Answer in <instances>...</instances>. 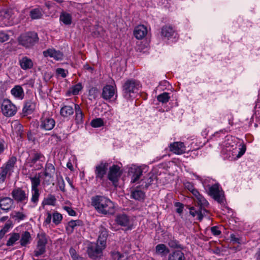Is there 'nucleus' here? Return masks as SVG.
Wrapping results in <instances>:
<instances>
[{
    "label": "nucleus",
    "mask_w": 260,
    "mask_h": 260,
    "mask_svg": "<svg viewBox=\"0 0 260 260\" xmlns=\"http://www.w3.org/2000/svg\"><path fill=\"white\" fill-rule=\"evenodd\" d=\"M184 185L185 188L188 190H189L190 192H191L193 196L195 194V191H198L194 187L193 185L189 182H185L184 184Z\"/></svg>",
    "instance_id": "50"
},
{
    "label": "nucleus",
    "mask_w": 260,
    "mask_h": 260,
    "mask_svg": "<svg viewBox=\"0 0 260 260\" xmlns=\"http://www.w3.org/2000/svg\"><path fill=\"white\" fill-rule=\"evenodd\" d=\"M115 221L117 224L126 227L127 230H131L133 226V223L131 218L124 213L118 214L116 215Z\"/></svg>",
    "instance_id": "12"
},
{
    "label": "nucleus",
    "mask_w": 260,
    "mask_h": 260,
    "mask_svg": "<svg viewBox=\"0 0 260 260\" xmlns=\"http://www.w3.org/2000/svg\"><path fill=\"white\" fill-rule=\"evenodd\" d=\"M100 235L97 242L102 245V247H106V239L108 237V231L103 225L100 226Z\"/></svg>",
    "instance_id": "24"
},
{
    "label": "nucleus",
    "mask_w": 260,
    "mask_h": 260,
    "mask_svg": "<svg viewBox=\"0 0 260 260\" xmlns=\"http://www.w3.org/2000/svg\"><path fill=\"white\" fill-rule=\"evenodd\" d=\"M189 213L192 217L197 216V219L201 221L202 220L203 217L206 216L207 210L202 208H199L196 210L194 207H191L190 209Z\"/></svg>",
    "instance_id": "23"
},
{
    "label": "nucleus",
    "mask_w": 260,
    "mask_h": 260,
    "mask_svg": "<svg viewBox=\"0 0 260 260\" xmlns=\"http://www.w3.org/2000/svg\"><path fill=\"white\" fill-rule=\"evenodd\" d=\"M108 164L102 161L95 167V179L96 181L103 180L108 170Z\"/></svg>",
    "instance_id": "14"
},
{
    "label": "nucleus",
    "mask_w": 260,
    "mask_h": 260,
    "mask_svg": "<svg viewBox=\"0 0 260 260\" xmlns=\"http://www.w3.org/2000/svg\"><path fill=\"white\" fill-rule=\"evenodd\" d=\"M45 170L48 172H50L52 174H53L55 172V168L54 166L50 163L46 164Z\"/></svg>",
    "instance_id": "57"
},
{
    "label": "nucleus",
    "mask_w": 260,
    "mask_h": 260,
    "mask_svg": "<svg viewBox=\"0 0 260 260\" xmlns=\"http://www.w3.org/2000/svg\"><path fill=\"white\" fill-rule=\"evenodd\" d=\"M231 240L233 241V242L236 243H240V239L237 237L235 234H231L230 236Z\"/></svg>",
    "instance_id": "60"
},
{
    "label": "nucleus",
    "mask_w": 260,
    "mask_h": 260,
    "mask_svg": "<svg viewBox=\"0 0 260 260\" xmlns=\"http://www.w3.org/2000/svg\"><path fill=\"white\" fill-rule=\"evenodd\" d=\"M128 173L132 175L131 182L135 183L142 175V170L140 167L133 165L129 169Z\"/></svg>",
    "instance_id": "19"
},
{
    "label": "nucleus",
    "mask_w": 260,
    "mask_h": 260,
    "mask_svg": "<svg viewBox=\"0 0 260 260\" xmlns=\"http://www.w3.org/2000/svg\"><path fill=\"white\" fill-rule=\"evenodd\" d=\"M131 197L136 200L142 201L145 197V192L137 187L131 192Z\"/></svg>",
    "instance_id": "35"
},
{
    "label": "nucleus",
    "mask_w": 260,
    "mask_h": 260,
    "mask_svg": "<svg viewBox=\"0 0 260 260\" xmlns=\"http://www.w3.org/2000/svg\"><path fill=\"white\" fill-rule=\"evenodd\" d=\"M120 167L117 165H113L109 169L108 173V179L111 181L113 184L117 182L118 178L120 176Z\"/></svg>",
    "instance_id": "17"
},
{
    "label": "nucleus",
    "mask_w": 260,
    "mask_h": 260,
    "mask_svg": "<svg viewBox=\"0 0 260 260\" xmlns=\"http://www.w3.org/2000/svg\"><path fill=\"white\" fill-rule=\"evenodd\" d=\"M56 199L53 195L49 194L46 199H45L44 203L46 205H54Z\"/></svg>",
    "instance_id": "45"
},
{
    "label": "nucleus",
    "mask_w": 260,
    "mask_h": 260,
    "mask_svg": "<svg viewBox=\"0 0 260 260\" xmlns=\"http://www.w3.org/2000/svg\"><path fill=\"white\" fill-rule=\"evenodd\" d=\"M14 207V200L9 197H4L0 199V208L8 212Z\"/></svg>",
    "instance_id": "18"
},
{
    "label": "nucleus",
    "mask_w": 260,
    "mask_h": 260,
    "mask_svg": "<svg viewBox=\"0 0 260 260\" xmlns=\"http://www.w3.org/2000/svg\"><path fill=\"white\" fill-rule=\"evenodd\" d=\"M160 35L163 39L169 40L171 38H175L177 34L173 27L166 25L162 27Z\"/></svg>",
    "instance_id": "15"
},
{
    "label": "nucleus",
    "mask_w": 260,
    "mask_h": 260,
    "mask_svg": "<svg viewBox=\"0 0 260 260\" xmlns=\"http://www.w3.org/2000/svg\"><path fill=\"white\" fill-rule=\"evenodd\" d=\"M170 150L176 154H181L186 151L185 146L183 143L176 142L170 144Z\"/></svg>",
    "instance_id": "20"
},
{
    "label": "nucleus",
    "mask_w": 260,
    "mask_h": 260,
    "mask_svg": "<svg viewBox=\"0 0 260 260\" xmlns=\"http://www.w3.org/2000/svg\"><path fill=\"white\" fill-rule=\"evenodd\" d=\"M209 194L219 204H224L225 198L223 191L220 189L218 184H215L209 187Z\"/></svg>",
    "instance_id": "9"
},
{
    "label": "nucleus",
    "mask_w": 260,
    "mask_h": 260,
    "mask_svg": "<svg viewBox=\"0 0 260 260\" xmlns=\"http://www.w3.org/2000/svg\"><path fill=\"white\" fill-rule=\"evenodd\" d=\"M168 244L169 246L171 248H180L181 247V244L179 243V242L176 240H170Z\"/></svg>",
    "instance_id": "53"
},
{
    "label": "nucleus",
    "mask_w": 260,
    "mask_h": 260,
    "mask_svg": "<svg viewBox=\"0 0 260 260\" xmlns=\"http://www.w3.org/2000/svg\"><path fill=\"white\" fill-rule=\"evenodd\" d=\"M44 175L45 178L43 182V184L45 185H49L50 183V179L52 177L53 174L45 170L44 172Z\"/></svg>",
    "instance_id": "47"
},
{
    "label": "nucleus",
    "mask_w": 260,
    "mask_h": 260,
    "mask_svg": "<svg viewBox=\"0 0 260 260\" xmlns=\"http://www.w3.org/2000/svg\"><path fill=\"white\" fill-rule=\"evenodd\" d=\"M39 40L38 34L35 31L21 34L18 39L19 44L26 48H31L38 42Z\"/></svg>",
    "instance_id": "4"
},
{
    "label": "nucleus",
    "mask_w": 260,
    "mask_h": 260,
    "mask_svg": "<svg viewBox=\"0 0 260 260\" xmlns=\"http://www.w3.org/2000/svg\"><path fill=\"white\" fill-rule=\"evenodd\" d=\"M175 207L177 208L176 212L179 214H181L183 212V209L184 208L183 205L180 202H176L175 204Z\"/></svg>",
    "instance_id": "56"
},
{
    "label": "nucleus",
    "mask_w": 260,
    "mask_h": 260,
    "mask_svg": "<svg viewBox=\"0 0 260 260\" xmlns=\"http://www.w3.org/2000/svg\"><path fill=\"white\" fill-rule=\"evenodd\" d=\"M141 87V84L138 80L133 79L127 80L122 86L123 97L126 99H129L135 96Z\"/></svg>",
    "instance_id": "2"
},
{
    "label": "nucleus",
    "mask_w": 260,
    "mask_h": 260,
    "mask_svg": "<svg viewBox=\"0 0 260 260\" xmlns=\"http://www.w3.org/2000/svg\"><path fill=\"white\" fill-rule=\"evenodd\" d=\"M43 54L45 57L49 56L57 60H62L63 58L62 53L54 49H48L43 52Z\"/></svg>",
    "instance_id": "22"
},
{
    "label": "nucleus",
    "mask_w": 260,
    "mask_h": 260,
    "mask_svg": "<svg viewBox=\"0 0 260 260\" xmlns=\"http://www.w3.org/2000/svg\"><path fill=\"white\" fill-rule=\"evenodd\" d=\"M1 111L4 116L10 117L15 115L17 108L10 100L4 99L2 103Z\"/></svg>",
    "instance_id": "7"
},
{
    "label": "nucleus",
    "mask_w": 260,
    "mask_h": 260,
    "mask_svg": "<svg viewBox=\"0 0 260 260\" xmlns=\"http://www.w3.org/2000/svg\"><path fill=\"white\" fill-rule=\"evenodd\" d=\"M12 134L14 137L20 140L23 135V127L18 121H15L12 123Z\"/></svg>",
    "instance_id": "16"
},
{
    "label": "nucleus",
    "mask_w": 260,
    "mask_h": 260,
    "mask_svg": "<svg viewBox=\"0 0 260 260\" xmlns=\"http://www.w3.org/2000/svg\"><path fill=\"white\" fill-rule=\"evenodd\" d=\"M59 20L65 25H70L72 22V15L67 12H62L59 17Z\"/></svg>",
    "instance_id": "36"
},
{
    "label": "nucleus",
    "mask_w": 260,
    "mask_h": 260,
    "mask_svg": "<svg viewBox=\"0 0 260 260\" xmlns=\"http://www.w3.org/2000/svg\"><path fill=\"white\" fill-rule=\"evenodd\" d=\"M112 260H125L124 256L118 251H113L111 253Z\"/></svg>",
    "instance_id": "48"
},
{
    "label": "nucleus",
    "mask_w": 260,
    "mask_h": 260,
    "mask_svg": "<svg viewBox=\"0 0 260 260\" xmlns=\"http://www.w3.org/2000/svg\"><path fill=\"white\" fill-rule=\"evenodd\" d=\"M170 99V97L169 96V94L168 92H164L158 95L157 97V100L162 103H167Z\"/></svg>",
    "instance_id": "42"
},
{
    "label": "nucleus",
    "mask_w": 260,
    "mask_h": 260,
    "mask_svg": "<svg viewBox=\"0 0 260 260\" xmlns=\"http://www.w3.org/2000/svg\"><path fill=\"white\" fill-rule=\"evenodd\" d=\"M56 72L58 75L60 76L62 78H64L67 76V73L68 72L62 68H58L56 69Z\"/></svg>",
    "instance_id": "55"
},
{
    "label": "nucleus",
    "mask_w": 260,
    "mask_h": 260,
    "mask_svg": "<svg viewBox=\"0 0 260 260\" xmlns=\"http://www.w3.org/2000/svg\"><path fill=\"white\" fill-rule=\"evenodd\" d=\"M43 12L41 8H35L30 11V16L32 19H38L42 18Z\"/></svg>",
    "instance_id": "39"
},
{
    "label": "nucleus",
    "mask_w": 260,
    "mask_h": 260,
    "mask_svg": "<svg viewBox=\"0 0 260 260\" xmlns=\"http://www.w3.org/2000/svg\"><path fill=\"white\" fill-rule=\"evenodd\" d=\"M52 140L54 139L56 142L61 141V137L60 136H58L56 135H52L51 136Z\"/></svg>",
    "instance_id": "64"
},
{
    "label": "nucleus",
    "mask_w": 260,
    "mask_h": 260,
    "mask_svg": "<svg viewBox=\"0 0 260 260\" xmlns=\"http://www.w3.org/2000/svg\"><path fill=\"white\" fill-rule=\"evenodd\" d=\"M17 161L16 156L11 157L1 168L0 184L5 182L7 177L9 178L14 172Z\"/></svg>",
    "instance_id": "3"
},
{
    "label": "nucleus",
    "mask_w": 260,
    "mask_h": 260,
    "mask_svg": "<svg viewBox=\"0 0 260 260\" xmlns=\"http://www.w3.org/2000/svg\"><path fill=\"white\" fill-rule=\"evenodd\" d=\"M195 194L193 196L194 200L200 206L199 208H204L208 205V203L204 197L198 191H195Z\"/></svg>",
    "instance_id": "29"
},
{
    "label": "nucleus",
    "mask_w": 260,
    "mask_h": 260,
    "mask_svg": "<svg viewBox=\"0 0 260 260\" xmlns=\"http://www.w3.org/2000/svg\"><path fill=\"white\" fill-rule=\"evenodd\" d=\"M47 216L45 220V223L46 224H49L51 222V218L52 217V215L49 212L47 213Z\"/></svg>",
    "instance_id": "62"
},
{
    "label": "nucleus",
    "mask_w": 260,
    "mask_h": 260,
    "mask_svg": "<svg viewBox=\"0 0 260 260\" xmlns=\"http://www.w3.org/2000/svg\"><path fill=\"white\" fill-rule=\"evenodd\" d=\"M104 125V122L101 118H96L91 121V125L93 127H99Z\"/></svg>",
    "instance_id": "46"
},
{
    "label": "nucleus",
    "mask_w": 260,
    "mask_h": 260,
    "mask_svg": "<svg viewBox=\"0 0 260 260\" xmlns=\"http://www.w3.org/2000/svg\"><path fill=\"white\" fill-rule=\"evenodd\" d=\"M6 147V143L4 141L0 142V154L3 153Z\"/></svg>",
    "instance_id": "61"
},
{
    "label": "nucleus",
    "mask_w": 260,
    "mask_h": 260,
    "mask_svg": "<svg viewBox=\"0 0 260 260\" xmlns=\"http://www.w3.org/2000/svg\"><path fill=\"white\" fill-rule=\"evenodd\" d=\"M91 205L96 211L104 215L113 214L115 212V206L108 198L103 196H95L91 199Z\"/></svg>",
    "instance_id": "1"
},
{
    "label": "nucleus",
    "mask_w": 260,
    "mask_h": 260,
    "mask_svg": "<svg viewBox=\"0 0 260 260\" xmlns=\"http://www.w3.org/2000/svg\"><path fill=\"white\" fill-rule=\"evenodd\" d=\"M169 252V250L166 245L159 244L155 247V253L161 256H165Z\"/></svg>",
    "instance_id": "34"
},
{
    "label": "nucleus",
    "mask_w": 260,
    "mask_h": 260,
    "mask_svg": "<svg viewBox=\"0 0 260 260\" xmlns=\"http://www.w3.org/2000/svg\"><path fill=\"white\" fill-rule=\"evenodd\" d=\"M55 124V121L53 118L48 114L43 113L40 120L39 127L41 129L50 131L53 129Z\"/></svg>",
    "instance_id": "10"
},
{
    "label": "nucleus",
    "mask_w": 260,
    "mask_h": 260,
    "mask_svg": "<svg viewBox=\"0 0 260 260\" xmlns=\"http://www.w3.org/2000/svg\"><path fill=\"white\" fill-rule=\"evenodd\" d=\"M30 239L31 236L30 233L27 231L24 232L21 235L20 241L21 245L22 246H26L30 242Z\"/></svg>",
    "instance_id": "40"
},
{
    "label": "nucleus",
    "mask_w": 260,
    "mask_h": 260,
    "mask_svg": "<svg viewBox=\"0 0 260 260\" xmlns=\"http://www.w3.org/2000/svg\"><path fill=\"white\" fill-rule=\"evenodd\" d=\"M105 247H102L100 243H90L88 244L87 252L89 256L92 258H95L102 252Z\"/></svg>",
    "instance_id": "11"
},
{
    "label": "nucleus",
    "mask_w": 260,
    "mask_h": 260,
    "mask_svg": "<svg viewBox=\"0 0 260 260\" xmlns=\"http://www.w3.org/2000/svg\"><path fill=\"white\" fill-rule=\"evenodd\" d=\"M10 216L15 221L18 222L24 220L26 217V214L23 212L16 211L12 212L10 214Z\"/></svg>",
    "instance_id": "38"
},
{
    "label": "nucleus",
    "mask_w": 260,
    "mask_h": 260,
    "mask_svg": "<svg viewBox=\"0 0 260 260\" xmlns=\"http://www.w3.org/2000/svg\"><path fill=\"white\" fill-rule=\"evenodd\" d=\"M168 260H185V257L181 250H174L169 253Z\"/></svg>",
    "instance_id": "28"
},
{
    "label": "nucleus",
    "mask_w": 260,
    "mask_h": 260,
    "mask_svg": "<svg viewBox=\"0 0 260 260\" xmlns=\"http://www.w3.org/2000/svg\"><path fill=\"white\" fill-rule=\"evenodd\" d=\"M74 110L71 106H64L60 111V115L64 117H68L74 113Z\"/></svg>",
    "instance_id": "37"
},
{
    "label": "nucleus",
    "mask_w": 260,
    "mask_h": 260,
    "mask_svg": "<svg viewBox=\"0 0 260 260\" xmlns=\"http://www.w3.org/2000/svg\"><path fill=\"white\" fill-rule=\"evenodd\" d=\"M46 251V247L37 245V248L34 251V255L38 257L39 256L44 254Z\"/></svg>",
    "instance_id": "43"
},
{
    "label": "nucleus",
    "mask_w": 260,
    "mask_h": 260,
    "mask_svg": "<svg viewBox=\"0 0 260 260\" xmlns=\"http://www.w3.org/2000/svg\"><path fill=\"white\" fill-rule=\"evenodd\" d=\"M12 16V10H7L2 11L0 14V18L3 21L2 24L5 25H11V23L10 20Z\"/></svg>",
    "instance_id": "27"
},
{
    "label": "nucleus",
    "mask_w": 260,
    "mask_h": 260,
    "mask_svg": "<svg viewBox=\"0 0 260 260\" xmlns=\"http://www.w3.org/2000/svg\"><path fill=\"white\" fill-rule=\"evenodd\" d=\"M82 89L81 83H78L75 85L73 86L71 88V92L73 95H77L79 93V91Z\"/></svg>",
    "instance_id": "49"
},
{
    "label": "nucleus",
    "mask_w": 260,
    "mask_h": 260,
    "mask_svg": "<svg viewBox=\"0 0 260 260\" xmlns=\"http://www.w3.org/2000/svg\"><path fill=\"white\" fill-rule=\"evenodd\" d=\"M11 94L18 100H22L24 96V92L23 88L20 85L15 86L11 90Z\"/></svg>",
    "instance_id": "30"
},
{
    "label": "nucleus",
    "mask_w": 260,
    "mask_h": 260,
    "mask_svg": "<svg viewBox=\"0 0 260 260\" xmlns=\"http://www.w3.org/2000/svg\"><path fill=\"white\" fill-rule=\"evenodd\" d=\"M62 215L58 212H54L52 214V221L56 225L60 223L62 220Z\"/></svg>",
    "instance_id": "44"
},
{
    "label": "nucleus",
    "mask_w": 260,
    "mask_h": 260,
    "mask_svg": "<svg viewBox=\"0 0 260 260\" xmlns=\"http://www.w3.org/2000/svg\"><path fill=\"white\" fill-rule=\"evenodd\" d=\"M63 208L70 216H74L76 215V212L71 207L69 206H64Z\"/></svg>",
    "instance_id": "58"
},
{
    "label": "nucleus",
    "mask_w": 260,
    "mask_h": 260,
    "mask_svg": "<svg viewBox=\"0 0 260 260\" xmlns=\"http://www.w3.org/2000/svg\"><path fill=\"white\" fill-rule=\"evenodd\" d=\"M47 240L46 238L45 234H41L39 236V240L38 241L37 245H41L46 247Z\"/></svg>",
    "instance_id": "51"
},
{
    "label": "nucleus",
    "mask_w": 260,
    "mask_h": 260,
    "mask_svg": "<svg viewBox=\"0 0 260 260\" xmlns=\"http://www.w3.org/2000/svg\"><path fill=\"white\" fill-rule=\"evenodd\" d=\"M10 237L6 243V245L8 246H13L20 238V235L18 233H13L10 234Z\"/></svg>",
    "instance_id": "41"
},
{
    "label": "nucleus",
    "mask_w": 260,
    "mask_h": 260,
    "mask_svg": "<svg viewBox=\"0 0 260 260\" xmlns=\"http://www.w3.org/2000/svg\"><path fill=\"white\" fill-rule=\"evenodd\" d=\"M245 151L246 147L244 146L237 148L236 145H231L230 143H226L225 148L222 150V153L226 154V157L236 156L237 158H240L245 153Z\"/></svg>",
    "instance_id": "6"
},
{
    "label": "nucleus",
    "mask_w": 260,
    "mask_h": 260,
    "mask_svg": "<svg viewBox=\"0 0 260 260\" xmlns=\"http://www.w3.org/2000/svg\"><path fill=\"white\" fill-rule=\"evenodd\" d=\"M83 225V222L81 220H71L68 223L66 226V231L68 234H71L73 233L74 229L78 226H82Z\"/></svg>",
    "instance_id": "25"
},
{
    "label": "nucleus",
    "mask_w": 260,
    "mask_h": 260,
    "mask_svg": "<svg viewBox=\"0 0 260 260\" xmlns=\"http://www.w3.org/2000/svg\"><path fill=\"white\" fill-rule=\"evenodd\" d=\"M75 110L76 113L75 121L78 125H80L83 122L84 114L81 111L79 106L77 104H74Z\"/></svg>",
    "instance_id": "33"
},
{
    "label": "nucleus",
    "mask_w": 260,
    "mask_h": 260,
    "mask_svg": "<svg viewBox=\"0 0 260 260\" xmlns=\"http://www.w3.org/2000/svg\"><path fill=\"white\" fill-rule=\"evenodd\" d=\"M9 35L3 31H0V42L3 43L9 40Z\"/></svg>",
    "instance_id": "54"
},
{
    "label": "nucleus",
    "mask_w": 260,
    "mask_h": 260,
    "mask_svg": "<svg viewBox=\"0 0 260 260\" xmlns=\"http://www.w3.org/2000/svg\"><path fill=\"white\" fill-rule=\"evenodd\" d=\"M211 231L214 236H218L221 234V231L219 230V228L216 226L212 227Z\"/></svg>",
    "instance_id": "59"
},
{
    "label": "nucleus",
    "mask_w": 260,
    "mask_h": 260,
    "mask_svg": "<svg viewBox=\"0 0 260 260\" xmlns=\"http://www.w3.org/2000/svg\"><path fill=\"white\" fill-rule=\"evenodd\" d=\"M11 225L12 224L11 223H7L5 224L2 230L6 233H7L11 227Z\"/></svg>",
    "instance_id": "63"
},
{
    "label": "nucleus",
    "mask_w": 260,
    "mask_h": 260,
    "mask_svg": "<svg viewBox=\"0 0 260 260\" xmlns=\"http://www.w3.org/2000/svg\"><path fill=\"white\" fill-rule=\"evenodd\" d=\"M29 179L31 181V197L30 202L32 204V207H36L39 202L40 197V192L38 186L40 184V174L38 175H35L34 177H30Z\"/></svg>",
    "instance_id": "5"
},
{
    "label": "nucleus",
    "mask_w": 260,
    "mask_h": 260,
    "mask_svg": "<svg viewBox=\"0 0 260 260\" xmlns=\"http://www.w3.org/2000/svg\"><path fill=\"white\" fill-rule=\"evenodd\" d=\"M36 108V104L31 101H28L26 102L24 105L22 112L25 114H31Z\"/></svg>",
    "instance_id": "32"
},
{
    "label": "nucleus",
    "mask_w": 260,
    "mask_h": 260,
    "mask_svg": "<svg viewBox=\"0 0 260 260\" xmlns=\"http://www.w3.org/2000/svg\"><path fill=\"white\" fill-rule=\"evenodd\" d=\"M13 200L18 203H21L23 205L26 204L28 200V191L27 192L22 188L17 187L14 189L11 192Z\"/></svg>",
    "instance_id": "8"
},
{
    "label": "nucleus",
    "mask_w": 260,
    "mask_h": 260,
    "mask_svg": "<svg viewBox=\"0 0 260 260\" xmlns=\"http://www.w3.org/2000/svg\"><path fill=\"white\" fill-rule=\"evenodd\" d=\"M115 91V86L107 85L103 88L102 97L105 100L111 99L114 95Z\"/></svg>",
    "instance_id": "21"
},
{
    "label": "nucleus",
    "mask_w": 260,
    "mask_h": 260,
    "mask_svg": "<svg viewBox=\"0 0 260 260\" xmlns=\"http://www.w3.org/2000/svg\"><path fill=\"white\" fill-rule=\"evenodd\" d=\"M19 64L21 68L24 70L30 69L33 67L32 60L26 56L23 57L19 60Z\"/></svg>",
    "instance_id": "31"
},
{
    "label": "nucleus",
    "mask_w": 260,
    "mask_h": 260,
    "mask_svg": "<svg viewBox=\"0 0 260 260\" xmlns=\"http://www.w3.org/2000/svg\"><path fill=\"white\" fill-rule=\"evenodd\" d=\"M45 160V156L41 153L36 152L28 159V162L31 163V166L36 164V169L39 170L43 168V164Z\"/></svg>",
    "instance_id": "13"
},
{
    "label": "nucleus",
    "mask_w": 260,
    "mask_h": 260,
    "mask_svg": "<svg viewBox=\"0 0 260 260\" xmlns=\"http://www.w3.org/2000/svg\"><path fill=\"white\" fill-rule=\"evenodd\" d=\"M147 34V28L143 25L137 26L134 31L135 37L139 40L142 39Z\"/></svg>",
    "instance_id": "26"
},
{
    "label": "nucleus",
    "mask_w": 260,
    "mask_h": 260,
    "mask_svg": "<svg viewBox=\"0 0 260 260\" xmlns=\"http://www.w3.org/2000/svg\"><path fill=\"white\" fill-rule=\"evenodd\" d=\"M69 252H70L71 257L72 258V259L73 260H79V259L80 257L79 256L78 254L77 253V252L74 248L71 247L70 249Z\"/></svg>",
    "instance_id": "52"
}]
</instances>
